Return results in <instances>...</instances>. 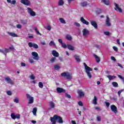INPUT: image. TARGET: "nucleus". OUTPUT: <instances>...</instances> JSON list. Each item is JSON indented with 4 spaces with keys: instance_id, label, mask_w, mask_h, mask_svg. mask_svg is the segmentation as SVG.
<instances>
[{
    "instance_id": "aec40b11",
    "label": "nucleus",
    "mask_w": 124,
    "mask_h": 124,
    "mask_svg": "<svg viewBox=\"0 0 124 124\" xmlns=\"http://www.w3.org/2000/svg\"><path fill=\"white\" fill-rule=\"evenodd\" d=\"M74 58H75V60H76V61H77V62H81V60L80 59L79 56L75 55H74Z\"/></svg>"
},
{
    "instance_id": "39448f33",
    "label": "nucleus",
    "mask_w": 124,
    "mask_h": 124,
    "mask_svg": "<svg viewBox=\"0 0 124 124\" xmlns=\"http://www.w3.org/2000/svg\"><path fill=\"white\" fill-rule=\"evenodd\" d=\"M20 2L21 3H22V4L26 5L27 6H31V1L29 0H21Z\"/></svg>"
},
{
    "instance_id": "052dcab7",
    "label": "nucleus",
    "mask_w": 124,
    "mask_h": 124,
    "mask_svg": "<svg viewBox=\"0 0 124 124\" xmlns=\"http://www.w3.org/2000/svg\"><path fill=\"white\" fill-rule=\"evenodd\" d=\"M20 64L21 66H26V63L25 62H21Z\"/></svg>"
},
{
    "instance_id": "a211bd4d",
    "label": "nucleus",
    "mask_w": 124,
    "mask_h": 124,
    "mask_svg": "<svg viewBox=\"0 0 124 124\" xmlns=\"http://www.w3.org/2000/svg\"><path fill=\"white\" fill-rule=\"evenodd\" d=\"M101 2L106 5H110V1L109 0H101Z\"/></svg>"
},
{
    "instance_id": "e433bc0d",
    "label": "nucleus",
    "mask_w": 124,
    "mask_h": 124,
    "mask_svg": "<svg viewBox=\"0 0 124 124\" xmlns=\"http://www.w3.org/2000/svg\"><path fill=\"white\" fill-rule=\"evenodd\" d=\"M39 87L41 89H43V83L41 82H39Z\"/></svg>"
},
{
    "instance_id": "4c0bfd02",
    "label": "nucleus",
    "mask_w": 124,
    "mask_h": 124,
    "mask_svg": "<svg viewBox=\"0 0 124 124\" xmlns=\"http://www.w3.org/2000/svg\"><path fill=\"white\" fill-rule=\"evenodd\" d=\"M102 12V11L100 9H98L96 11V14H97V15L101 14V13Z\"/></svg>"
},
{
    "instance_id": "58836bf2",
    "label": "nucleus",
    "mask_w": 124,
    "mask_h": 124,
    "mask_svg": "<svg viewBox=\"0 0 124 124\" xmlns=\"http://www.w3.org/2000/svg\"><path fill=\"white\" fill-rule=\"evenodd\" d=\"M49 46H55V45H56V44H55V42H54L53 41H51L50 43H49Z\"/></svg>"
},
{
    "instance_id": "8fccbe9b",
    "label": "nucleus",
    "mask_w": 124,
    "mask_h": 124,
    "mask_svg": "<svg viewBox=\"0 0 124 124\" xmlns=\"http://www.w3.org/2000/svg\"><path fill=\"white\" fill-rule=\"evenodd\" d=\"M7 94L8 95H12V93L10 91H8L7 92Z\"/></svg>"
},
{
    "instance_id": "4468645a",
    "label": "nucleus",
    "mask_w": 124,
    "mask_h": 124,
    "mask_svg": "<svg viewBox=\"0 0 124 124\" xmlns=\"http://www.w3.org/2000/svg\"><path fill=\"white\" fill-rule=\"evenodd\" d=\"M56 91L58 93H65V90L62 88L58 87Z\"/></svg>"
},
{
    "instance_id": "cd10ccee",
    "label": "nucleus",
    "mask_w": 124,
    "mask_h": 124,
    "mask_svg": "<svg viewBox=\"0 0 124 124\" xmlns=\"http://www.w3.org/2000/svg\"><path fill=\"white\" fill-rule=\"evenodd\" d=\"M81 6H82V7H85L88 5V2L87 1H83L80 3Z\"/></svg>"
},
{
    "instance_id": "2eb2a0df",
    "label": "nucleus",
    "mask_w": 124,
    "mask_h": 124,
    "mask_svg": "<svg viewBox=\"0 0 124 124\" xmlns=\"http://www.w3.org/2000/svg\"><path fill=\"white\" fill-rule=\"evenodd\" d=\"M90 23L93 27H94V29H97V23H96V21L94 20H92L90 21Z\"/></svg>"
},
{
    "instance_id": "4d7b16f0",
    "label": "nucleus",
    "mask_w": 124,
    "mask_h": 124,
    "mask_svg": "<svg viewBox=\"0 0 124 124\" xmlns=\"http://www.w3.org/2000/svg\"><path fill=\"white\" fill-rule=\"evenodd\" d=\"M12 4L15 5L16 4V0H14L11 1Z\"/></svg>"
},
{
    "instance_id": "423d86ee",
    "label": "nucleus",
    "mask_w": 124,
    "mask_h": 124,
    "mask_svg": "<svg viewBox=\"0 0 124 124\" xmlns=\"http://www.w3.org/2000/svg\"><path fill=\"white\" fill-rule=\"evenodd\" d=\"M27 9L28 13L31 15V16L33 17L36 15V14L32 10V9H31V8L28 7L27 8Z\"/></svg>"
},
{
    "instance_id": "393cba45",
    "label": "nucleus",
    "mask_w": 124,
    "mask_h": 124,
    "mask_svg": "<svg viewBox=\"0 0 124 124\" xmlns=\"http://www.w3.org/2000/svg\"><path fill=\"white\" fill-rule=\"evenodd\" d=\"M94 57L96 60V62H97V63H98L99 62H100V58H99L98 57V56H97V55L94 54Z\"/></svg>"
},
{
    "instance_id": "a878e982",
    "label": "nucleus",
    "mask_w": 124,
    "mask_h": 124,
    "mask_svg": "<svg viewBox=\"0 0 124 124\" xmlns=\"http://www.w3.org/2000/svg\"><path fill=\"white\" fill-rule=\"evenodd\" d=\"M20 23L23 25H27V24L28 23V19H25V20L21 19Z\"/></svg>"
},
{
    "instance_id": "e2e57ef3",
    "label": "nucleus",
    "mask_w": 124,
    "mask_h": 124,
    "mask_svg": "<svg viewBox=\"0 0 124 124\" xmlns=\"http://www.w3.org/2000/svg\"><path fill=\"white\" fill-rule=\"evenodd\" d=\"M117 65H118V66H119L120 67H121V68H123V66L122 65V64H120V63H118Z\"/></svg>"
},
{
    "instance_id": "ea45409f",
    "label": "nucleus",
    "mask_w": 124,
    "mask_h": 124,
    "mask_svg": "<svg viewBox=\"0 0 124 124\" xmlns=\"http://www.w3.org/2000/svg\"><path fill=\"white\" fill-rule=\"evenodd\" d=\"M30 78L31 80H34V79H35V77H34V75L32 74L30 76Z\"/></svg>"
},
{
    "instance_id": "09e8293b",
    "label": "nucleus",
    "mask_w": 124,
    "mask_h": 124,
    "mask_svg": "<svg viewBox=\"0 0 124 124\" xmlns=\"http://www.w3.org/2000/svg\"><path fill=\"white\" fill-rule=\"evenodd\" d=\"M16 28L17 29H22V25L21 24H17Z\"/></svg>"
},
{
    "instance_id": "a19ab883",
    "label": "nucleus",
    "mask_w": 124,
    "mask_h": 124,
    "mask_svg": "<svg viewBox=\"0 0 124 124\" xmlns=\"http://www.w3.org/2000/svg\"><path fill=\"white\" fill-rule=\"evenodd\" d=\"M104 34H105V35H108V36H110V32L109 31H104Z\"/></svg>"
},
{
    "instance_id": "473e14b6",
    "label": "nucleus",
    "mask_w": 124,
    "mask_h": 124,
    "mask_svg": "<svg viewBox=\"0 0 124 124\" xmlns=\"http://www.w3.org/2000/svg\"><path fill=\"white\" fill-rule=\"evenodd\" d=\"M60 68H61L60 65L58 64L54 65V69H55V70H59Z\"/></svg>"
},
{
    "instance_id": "c03bdc74",
    "label": "nucleus",
    "mask_w": 124,
    "mask_h": 124,
    "mask_svg": "<svg viewBox=\"0 0 124 124\" xmlns=\"http://www.w3.org/2000/svg\"><path fill=\"white\" fill-rule=\"evenodd\" d=\"M46 29L48 31H50L52 28L51 27V26L50 25H48Z\"/></svg>"
},
{
    "instance_id": "c85d7f7f",
    "label": "nucleus",
    "mask_w": 124,
    "mask_h": 124,
    "mask_svg": "<svg viewBox=\"0 0 124 124\" xmlns=\"http://www.w3.org/2000/svg\"><path fill=\"white\" fill-rule=\"evenodd\" d=\"M67 48L69 50L73 51L74 50V47L71 45H67Z\"/></svg>"
},
{
    "instance_id": "bf43d9fd",
    "label": "nucleus",
    "mask_w": 124,
    "mask_h": 124,
    "mask_svg": "<svg viewBox=\"0 0 124 124\" xmlns=\"http://www.w3.org/2000/svg\"><path fill=\"white\" fill-rule=\"evenodd\" d=\"M62 47H63V48H65L67 47V46H66V45L65 44H62Z\"/></svg>"
},
{
    "instance_id": "6ab92c4d",
    "label": "nucleus",
    "mask_w": 124,
    "mask_h": 124,
    "mask_svg": "<svg viewBox=\"0 0 124 124\" xmlns=\"http://www.w3.org/2000/svg\"><path fill=\"white\" fill-rule=\"evenodd\" d=\"M78 95L80 96V97H83V96H85V93H84V92H83L82 90L78 91Z\"/></svg>"
},
{
    "instance_id": "6e6d98bb",
    "label": "nucleus",
    "mask_w": 124,
    "mask_h": 124,
    "mask_svg": "<svg viewBox=\"0 0 124 124\" xmlns=\"http://www.w3.org/2000/svg\"><path fill=\"white\" fill-rule=\"evenodd\" d=\"M78 104L79 106H83V102L82 101L78 102Z\"/></svg>"
},
{
    "instance_id": "bb28decb",
    "label": "nucleus",
    "mask_w": 124,
    "mask_h": 124,
    "mask_svg": "<svg viewBox=\"0 0 124 124\" xmlns=\"http://www.w3.org/2000/svg\"><path fill=\"white\" fill-rule=\"evenodd\" d=\"M65 38L67 40H69L70 41L72 40V37H71V35H70L69 34L66 35Z\"/></svg>"
},
{
    "instance_id": "13d9d810",
    "label": "nucleus",
    "mask_w": 124,
    "mask_h": 124,
    "mask_svg": "<svg viewBox=\"0 0 124 124\" xmlns=\"http://www.w3.org/2000/svg\"><path fill=\"white\" fill-rule=\"evenodd\" d=\"M111 60H112V61H113V62H116V58H115L113 56L111 57Z\"/></svg>"
},
{
    "instance_id": "37998d69",
    "label": "nucleus",
    "mask_w": 124,
    "mask_h": 124,
    "mask_svg": "<svg viewBox=\"0 0 124 124\" xmlns=\"http://www.w3.org/2000/svg\"><path fill=\"white\" fill-rule=\"evenodd\" d=\"M14 102H16V103H19V99L16 97V98L14 99Z\"/></svg>"
},
{
    "instance_id": "c9c22d12",
    "label": "nucleus",
    "mask_w": 124,
    "mask_h": 124,
    "mask_svg": "<svg viewBox=\"0 0 124 124\" xmlns=\"http://www.w3.org/2000/svg\"><path fill=\"white\" fill-rule=\"evenodd\" d=\"M11 117L12 119L13 120H15L16 119V115H15V113H12L11 115Z\"/></svg>"
},
{
    "instance_id": "3c124183",
    "label": "nucleus",
    "mask_w": 124,
    "mask_h": 124,
    "mask_svg": "<svg viewBox=\"0 0 124 124\" xmlns=\"http://www.w3.org/2000/svg\"><path fill=\"white\" fill-rule=\"evenodd\" d=\"M16 119H17V120H20V114H17L16 115Z\"/></svg>"
},
{
    "instance_id": "f257e3e1",
    "label": "nucleus",
    "mask_w": 124,
    "mask_h": 124,
    "mask_svg": "<svg viewBox=\"0 0 124 124\" xmlns=\"http://www.w3.org/2000/svg\"><path fill=\"white\" fill-rule=\"evenodd\" d=\"M58 120V123L59 124H63V120H62V118L60 116H58L56 114L54 115L53 117H50V121L51 123H52L51 124H56V121Z\"/></svg>"
},
{
    "instance_id": "79ce46f5",
    "label": "nucleus",
    "mask_w": 124,
    "mask_h": 124,
    "mask_svg": "<svg viewBox=\"0 0 124 124\" xmlns=\"http://www.w3.org/2000/svg\"><path fill=\"white\" fill-rule=\"evenodd\" d=\"M123 92H124V90H120L119 91H118V94L119 97H121V93H123Z\"/></svg>"
},
{
    "instance_id": "69168bd1",
    "label": "nucleus",
    "mask_w": 124,
    "mask_h": 124,
    "mask_svg": "<svg viewBox=\"0 0 124 124\" xmlns=\"http://www.w3.org/2000/svg\"><path fill=\"white\" fill-rule=\"evenodd\" d=\"M75 25H77V27H80V24L78 22H76Z\"/></svg>"
},
{
    "instance_id": "de8ad7c7",
    "label": "nucleus",
    "mask_w": 124,
    "mask_h": 124,
    "mask_svg": "<svg viewBox=\"0 0 124 124\" xmlns=\"http://www.w3.org/2000/svg\"><path fill=\"white\" fill-rule=\"evenodd\" d=\"M65 96L66 97H67V98H71V96L68 94L67 93H65Z\"/></svg>"
},
{
    "instance_id": "ddd939ff",
    "label": "nucleus",
    "mask_w": 124,
    "mask_h": 124,
    "mask_svg": "<svg viewBox=\"0 0 124 124\" xmlns=\"http://www.w3.org/2000/svg\"><path fill=\"white\" fill-rule=\"evenodd\" d=\"M82 33L83 36H86V35L89 34L90 31H89V30H87L86 29H84L82 31Z\"/></svg>"
},
{
    "instance_id": "680f3d73",
    "label": "nucleus",
    "mask_w": 124,
    "mask_h": 124,
    "mask_svg": "<svg viewBox=\"0 0 124 124\" xmlns=\"http://www.w3.org/2000/svg\"><path fill=\"white\" fill-rule=\"evenodd\" d=\"M41 44H42V45H46V43H45V41H44L43 42H41Z\"/></svg>"
},
{
    "instance_id": "c756f323",
    "label": "nucleus",
    "mask_w": 124,
    "mask_h": 124,
    "mask_svg": "<svg viewBox=\"0 0 124 124\" xmlns=\"http://www.w3.org/2000/svg\"><path fill=\"white\" fill-rule=\"evenodd\" d=\"M93 104L96 105L97 104V98L96 96H94V99H93Z\"/></svg>"
},
{
    "instance_id": "0eeeda50",
    "label": "nucleus",
    "mask_w": 124,
    "mask_h": 124,
    "mask_svg": "<svg viewBox=\"0 0 124 124\" xmlns=\"http://www.w3.org/2000/svg\"><path fill=\"white\" fill-rule=\"evenodd\" d=\"M114 5L115 6L114 9H115V10H116V11H119L120 12V13H122L123 12V10L122 9V8H121L120 7V5L119 4H117V3L115 2Z\"/></svg>"
},
{
    "instance_id": "2f4dec72",
    "label": "nucleus",
    "mask_w": 124,
    "mask_h": 124,
    "mask_svg": "<svg viewBox=\"0 0 124 124\" xmlns=\"http://www.w3.org/2000/svg\"><path fill=\"white\" fill-rule=\"evenodd\" d=\"M59 20L62 24H66L65 20L63 18H60Z\"/></svg>"
},
{
    "instance_id": "f03ea898",
    "label": "nucleus",
    "mask_w": 124,
    "mask_h": 124,
    "mask_svg": "<svg viewBox=\"0 0 124 124\" xmlns=\"http://www.w3.org/2000/svg\"><path fill=\"white\" fill-rule=\"evenodd\" d=\"M83 65H84L85 70L87 74V76L89 77V79H91L92 76L90 71H93V69H92V68L88 66V65H87V64H86V63L85 62L83 63Z\"/></svg>"
},
{
    "instance_id": "5fc2aeb1",
    "label": "nucleus",
    "mask_w": 124,
    "mask_h": 124,
    "mask_svg": "<svg viewBox=\"0 0 124 124\" xmlns=\"http://www.w3.org/2000/svg\"><path fill=\"white\" fill-rule=\"evenodd\" d=\"M58 41L61 44H63V43L62 42V39H59Z\"/></svg>"
},
{
    "instance_id": "b1692460",
    "label": "nucleus",
    "mask_w": 124,
    "mask_h": 124,
    "mask_svg": "<svg viewBox=\"0 0 124 124\" xmlns=\"http://www.w3.org/2000/svg\"><path fill=\"white\" fill-rule=\"evenodd\" d=\"M64 4V1H63V0H59L58 2L59 6H62Z\"/></svg>"
},
{
    "instance_id": "49530a36",
    "label": "nucleus",
    "mask_w": 124,
    "mask_h": 124,
    "mask_svg": "<svg viewBox=\"0 0 124 124\" xmlns=\"http://www.w3.org/2000/svg\"><path fill=\"white\" fill-rule=\"evenodd\" d=\"M96 119H97V121L98 122H101V117H100V116H97Z\"/></svg>"
},
{
    "instance_id": "a18cd8bd",
    "label": "nucleus",
    "mask_w": 124,
    "mask_h": 124,
    "mask_svg": "<svg viewBox=\"0 0 124 124\" xmlns=\"http://www.w3.org/2000/svg\"><path fill=\"white\" fill-rule=\"evenodd\" d=\"M4 52V53H3V54H4V55H5V56H6V54H7V53H8V49L5 48Z\"/></svg>"
},
{
    "instance_id": "9d476101",
    "label": "nucleus",
    "mask_w": 124,
    "mask_h": 124,
    "mask_svg": "<svg viewBox=\"0 0 124 124\" xmlns=\"http://www.w3.org/2000/svg\"><path fill=\"white\" fill-rule=\"evenodd\" d=\"M28 46H29V47H30V48H31L32 47H33L35 49H38V45H37V44H36L32 43L31 42H29L28 43Z\"/></svg>"
},
{
    "instance_id": "1a4fd4ad",
    "label": "nucleus",
    "mask_w": 124,
    "mask_h": 124,
    "mask_svg": "<svg viewBox=\"0 0 124 124\" xmlns=\"http://www.w3.org/2000/svg\"><path fill=\"white\" fill-rule=\"evenodd\" d=\"M106 17L107 19L106 20V26L107 27H111V20L110 19V18L109 17V16H107Z\"/></svg>"
},
{
    "instance_id": "412c9836",
    "label": "nucleus",
    "mask_w": 124,
    "mask_h": 124,
    "mask_svg": "<svg viewBox=\"0 0 124 124\" xmlns=\"http://www.w3.org/2000/svg\"><path fill=\"white\" fill-rule=\"evenodd\" d=\"M7 33L10 35V36H12V37H17V36H18V35L14 32H7Z\"/></svg>"
},
{
    "instance_id": "864d4df0",
    "label": "nucleus",
    "mask_w": 124,
    "mask_h": 124,
    "mask_svg": "<svg viewBox=\"0 0 124 124\" xmlns=\"http://www.w3.org/2000/svg\"><path fill=\"white\" fill-rule=\"evenodd\" d=\"M113 49L115 51V52H118V47L116 46H113Z\"/></svg>"
},
{
    "instance_id": "338daca9",
    "label": "nucleus",
    "mask_w": 124,
    "mask_h": 124,
    "mask_svg": "<svg viewBox=\"0 0 124 124\" xmlns=\"http://www.w3.org/2000/svg\"><path fill=\"white\" fill-rule=\"evenodd\" d=\"M71 123H72V124H76V122L75 121L72 120V121H71Z\"/></svg>"
},
{
    "instance_id": "774afa93",
    "label": "nucleus",
    "mask_w": 124,
    "mask_h": 124,
    "mask_svg": "<svg viewBox=\"0 0 124 124\" xmlns=\"http://www.w3.org/2000/svg\"><path fill=\"white\" fill-rule=\"evenodd\" d=\"M117 44L119 45H121V43L120 42V40H119V39L117 40Z\"/></svg>"
},
{
    "instance_id": "9b49d317",
    "label": "nucleus",
    "mask_w": 124,
    "mask_h": 124,
    "mask_svg": "<svg viewBox=\"0 0 124 124\" xmlns=\"http://www.w3.org/2000/svg\"><path fill=\"white\" fill-rule=\"evenodd\" d=\"M110 109L112 112H114L115 114L118 113V108L117 107L114 105H112L110 106Z\"/></svg>"
},
{
    "instance_id": "f8f14e48",
    "label": "nucleus",
    "mask_w": 124,
    "mask_h": 124,
    "mask_svg": "<svg viewBox=\"0 0 124 124\" xmlns=\"http://www.w3.org/2000/svg\"><path fill=\"white\" fill-rule=\"evenodd\" d=\"M32 56L33 57V60H35V61H38V60H39V57H38V54L37 52H32Z\"/></svg>"
},
{
    "instance_id": "7ed1b4c3",
    "label": "nucleus",
    "mask_w": 124,
    "mask_h": 124,
    "mask_svg": "<svg viewBox=\"0 0 124 124\" xmlns=\"http://www.w3.org/2000/svg\"><path fill=\"white\" fill-rule=\"evenodd\" d=\"M62 77H66V79L67 80H72L73 77L72 75H71L68 72H63L61 73V74Z\"/></svg>"
},
{
    "instance_id": "6e6552de",
    "label": "nucleus",
    "mask_w": 124,
    "mask_h": 124,
    "mask_svg": "<svg viewBox=\"0 0 124 124\" xmlns=\"http://www.w3.org/2000/svg\"><path fill=\"white\" fill-rule=\"evenodd\" d=\"M5 80L6 82H7V84H10V85H14L13 80H12V79H11L9 77L5 78Z\"/></svg>"
},
{
    "instance_id": "603ef678",
    "label": "nucleus",
    "mask_w": 124,
    "mask_h": 124,
    "mask_svg": "<svg viewBox=\"0 0 124 124\" xmlns=\"http://www.w3.org/2000/svg\"><path fill=\"white\" fill-rule=\"evenodd\" d=\"M105 104H106L107 107H108V108H109V106H110V103L106 102Z\"/></svg>"
},
{
    "instance_id": "f3484780",
    "label": "nucleus",
    "mask_w": 124,
    "mask_h": 124,
    "mask_svg": "<svg viewBox=\"0 0 124 124\" xmlns=\"http://www.w3.org/2000/svg\"><path fill=\"white\" fill-rule=\"evenodd\" d=\"M52 55L55 58H58V57H59V56H60L59 52H57V51H56L55 50H54L52 51Z\"/></svg>"
},
{
    "instance_id": "0e129e2a",
    "label": "nucleus",
    "mask_w": 124,
    "mask_h": 124,
    "mask_svg": "<svg viewBox=\"0 0 124 124\" xmlns=\"http://www.w3.org/2000/svg\"><path fill=\"white\" fill-rule=\"evenodd\" d=\"M30 62H31V63H33L34 61H33L32 59H30Z\"/></svg>"
},
{
    "instance_id": "dca6fc26",
    "label": "nucleus",
    "mask_w": 124,
    "mask_h": 124,
    "mask_svg": "<svg viewBox=\"0 0 124 124\" xmlns=\"http://www.w3.org/2000/svg\"><path fill=\"white\" fill-rule=\"evenodd\" d=\"M80 21L81 22V23H82L83 24H84L85 25H87V26L89 25V22L87 21V20L84 19V17H80Z\"/></svg>"
},
{
    "instance_id": "f704fd0d",
    "label": "nucleus",
    "mask_w": 124,
    "mask_h": 124,
    "mask_svg": "<svg viewBox=\"0 0 124 124\" xmlns=\"http://www.w3.org/2000/svg\"><path fill=\"white\" fill-rule=\"evenodd\" d=\"M56 57H52L50 59V62H52L53 63V62H56Z\"/></svg>"
},
{
    "instance_id": "72a5a7b5",
    "label": "nucleus",
    "mask_w": 124,
    "mask_h": 124,
    "mask_svg": "<svg viewBox=\"0 0 124 124\" xmlns=\"http://www.w3.org/2000/svg\"><path fill=\"white\" fill-rule=\"evenodd\" d=\"M37 111V108H33L32 113L33 115H36V112Z\"/></svg>"
},
{
    "instance_id": "7c9ffc66",
    "label": "nucleus",
    "mask_w": 124,
    "mask_h": 124,
    "mask_svg": "<svg viewBox=\"0 0 124 124\" xmlns=\"http://www.w3.org/2000/svg\"><path fill=\"white\" fill-rule=\"evenodd\" d=\"M112 85L113 87H115V88H118V87H119V84L116 82H112Z\"/></svg>"
},
{
    "instance_id": "4be33fe9",
    "label": "nucleus",
    "mask_w": 124,
    "mask_h": 124,
    "mask_svg": "<svg viewBox=\"0 0 124 124\" xmlns=\"http://www.w3.org/2000/svg\"><path fill=\"white\" fill-rule=\"evenodd\" d=\"M49 106L51 109H54L55 108V103L53 101H50L49 102Z\"/></svg>"
},
{
    "instance_id": "20e7f679",
    "label": "nucleus",
    "mask_w": 124,
    "mask_h": 124,
    "mask_svg": "<svg viewBox=\"0 0 124 124\" xmlns=\"http://www.w3.org/2000/svg\"><path fill=\"white\" fill-rule=\"evenodd\" d=\"M27 99H29L28 104H32L33 103V97H31L30 94H26Z\"/></svg>"
},
{
    "instance_id": "5701e85b",
    "label": "nucleus",
    "mask_w": 124,
    "mask_h": 124,
    "mask_svg": "<svg viewBox=\"0 0 124 124\" xmlns=\"http://www.w3.org/2000/svg\"><path fill=\"white\" fill-rule=\"evenodd\" d=\"M107 78H108V79L111 81V80H113V79H115L116 78L115 76H111V75H108L107 76Z\"/></svg>"
}]
</instances>
